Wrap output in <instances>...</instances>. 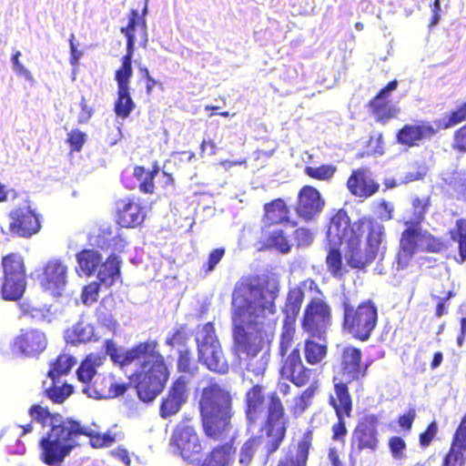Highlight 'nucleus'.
<instances>
[{"mask_svg": "<svg viewBox=\"0 0 466 466\" xmlns=\"http://www.w3.org/2000/svg\"><path fill=\"white\" fill-rule=\"evenodd\" d=\"M76 364V359L69 353L61 352L48 364L47 378L50 380H61L69 374Z\"/></svg>", "mask_w": 466, "mask_h": 466, "instance_id": "nucleus-35", "label": "nucleus"}, {"mask_svg": "<svg viewBox=\"0 0 466 466\" xmlns=\"http://www.w3.org/2000/svg\"><path fill=\"white\" fill-rule=\"evenodd\" d=\"M341 329L351 339L366 342L374 333L378 321L379 310L372 299H364L354 305L350 298L341 301Z\"/></svg>", "mask_w": 466, "mask_h": 466, "instance_id": "nucleus-8", "label": "nucleus"}, {"mask_svg": "<svg viewBox=\"0 0 466 466\" xmlns=\"http://www.w3.org/2000/svg\"><path fill=\"white\" fill-rule=\"evenodd\" d=\"M465 120H466V102L461 104L459 107H457L455 110H452L449 114L447 121L442 124L441 127L443 129H447V128L454 127Z\"/></svg>", "mask_w": 466, "mask_h": 466, "instance_id": "nucleus-57", "label": "nucleus"}, {"mask_svg": "<svg viewBox=\"0 0 466 466\" xmlns=\"http://www.w3.org/2000/svg\"><path fill=\"white\" fill-rule=\"evenodd\" d=\"M101 285L98 281H92L84 286L81 292V300L84 305L90 306L97 301Z\"/></svg>", "mask_w": 466, "mask_h": 466, "instance_id": "nucleus-52", "label": "nucleus"}, {"mask_svg": "<svg viewBox=\"0 0 466 466\" xmlns=\"http://www.w3.org/2000/svg\"><path fill=\"white\" fill-rule=\"evenodd\" d=\"M268 283L258 274L242 276L236 282L231 296L233 351L239 360L247 361V370L255 376H262L266 370L267 363L263 360L254 363L264 340L260 334L249 332L246 327L255 329L275 314L279 289L268 288Z\"/></svg>", "mask_w": 466, "mask_h": 466, "instance_id": "nucleus-1", "label": "nucleus"}, {"mask_svg": "<svg viewBox=\"0 0 466 466\" xmlns=\"http://www.w3.org/2000/svg\"><path fill=\"white\" fill-rule=\"evenodd\" d=\"M48 346L44 330L36 328L21 329L14 338L11 349L17 355L26 359H38Z\"/></svg>", "mask_w": 466, "mask_h": 466, "instance_id": "nucleus-17", "label": "nucleus"}, {"mask_svg": "<svg viewBox=\"0 0 466 466\" xmlns=\"http://www.w3.org/2000/svg\"><path fill=\"white\" fill-rule=\"evenodd\" d=\"M263 226L271 228L279 225L297 226V221L290 218V209L286 201L277 198L263 205Z\"/></svg>", "mask_w": 466, "mask_h": 466, "instance_id": "nucleus-25", "label": "nucleus"}, {"mask_svg": "<svg viewBox=\"0 0 466 466\" xmlns=\"http://www.w3.org/2000/svg\"><path fill=\"white\" fill-rule=\"evenodd\" d=\"M120 258L116 255H110L98 266L97 279L100 284L109 288L120 278Z\"/></svg>", "mask_w": 466, "mask_h": 466, "instance_id": "nucleus-34", "label": "nucleus"}, {"mask_svg": "<svg viewBox=\"0 0 466 466\" xmlns=\"http://www.w3.org/2000/svg\"><path fill=\"white\" fill-rule=\"evenodd\" d=\"M441 466H466V446L451 441Z\"/></svg>", "mask_w": 466, "mask_h": 466, "instance_id": "nucleus-43", "label": "nucleus"}, {"mask_svg": "<svg viewBox=\"0 0 466 466\" xmlns=\"http://www.w3.org/2000/svg\"><path fill=\"white\" fill-rule=\"evenodd\" d=\"M437 133V129L428 122L419 124H406L396 134V140L400 145L412 147L419 146L423 139L431 138Z\"/></svg>", "mask_w": 466, "mask_h": 466, "instance_id": "nucleus-26", "label": "nucleus"}, {"mask_svg": "<svg viewBox=\"0 0 466 466\" xmlns=\"http://www.w3.org/2000/svg\"><path fill=\"white\" fill-rule=\"evenodd\" d=\"M311 442L312 432L311 431H307L298 443L296 454H286L278 461L277 466H306Z\"/></svg>", "mask_w": 466, "mask_h": 466, "instance_id": "nucleus-32", "label": "nucleus"}, {"mask_svg": "<svg viewBox=\"0 0 466 466\" xmlns=\"http://www.w3.org/2000/svg\"><path fill=\"white\" fill-rule=\"evenodd\" d=\"M172 442L184 460H194L202 451L198 436L190 426L177 427L174 431Z\"/></svg>", "mask_w": 466, "mask_h": 466, "instance_id": "nucleus-24", "label": "nucleus"}, {"mask_svg": "<svg viewBox=\"0 0 466 466\" xmlns=\"http://www.w3.org/2000/svg\"><path fill=\"white\" fill-rule=\"evenodd\" d=\"M339 219L344 220L345 227V260L351 269L366 271L377 259L383 238L385 228L370 216H362L351 221L344 208L336 210Z\"/></svg>", "mask_w": 466, "mask_h": 466, "instance_id": "nucleus-4", "label": "nucleus"}, {"mask_svg": "<svg viewBox=\"0 0 466 466\" xmlns=\"http://www.w3.org/2000/svg\"><path fill=\"white\" fill-rule=\"evenodd\" d=\"M346 186L350 193L360 198H369L379 192L380 184L373 179L367 167L353 169L347 179Z\"/></svg>", "mask_w": 466, "mask_h": 466, "instance_id": "nucleus-23", "label": "nucleus"}, {"mask_svg": "<svg viewBox=\"0 0 466 466\" xmlns=\"http://www.w3.org/2000/svg\"><path fill=\"white\" fill-rule=\"evenodd\" d=\"M388 447L394 460L400 461L406 459L407 443L402 437L396 435L390 437L388 440Z\"/></svg>", "mask_w": 466, "mask_h": 466, "instance_id": "nucleus-50", "label": "nucleus"}, {"mask_svg": "<svg viewBox=\"0 0 466 466\" xmlns=\"http://www.w3.org/2000/svg\"><path fill=\"white\" fill-rule=\"evenodd\" d=\"M177 369L178 372L194 377L198 371V366L193 357L192 351L186 348L178 351Z\"/></svg>", "mask_w": 466, "mask_h": 466, "instance_id": "nucleus-46", "label": "nucleus"}, {"mask_svg": "<svg viewBox=\"0 0 466 466\" xmlns=\"http://www.w3.org/2000/svg\"><path fill=\"white\" fill-rule=\"evenodd\" d=\"M416 410L413 408L409 409L405 413L400 415L397 419L398 425L407 432L412 429L413 422L416 419Z\"/></svg>", "mask_w": 466, "mask_h": 466, "instance_id": "nucleus-62", "label": "nucleus"}, {"mask_svg": "<svg viewBox=\"0 0 466 466\" xmlns=\"http://www.w3.org/2000/svg\"><path fill=\"white\" fill-rule=\"evenodd\" d=\"M293 237L299 248L309 246L314 238L312 231L305 227L296 228Z\"/></svg>", "mask_w": 466, "mask_h": 466, "instance_id": "nucleus-59", "label": "nucleus"}, {"mask_svg": "<svg viewBox=\"0 0 466 466\" xmlns=\"http://www.w3.org/2000/svg\"><path fill=\"white\" fill-rule=\"evenodd\" d=\"M406 228L414 229L417 233L416 244L417 250L420 249V243L424 244V248L421 251L428 253H441L447 250V244L439 237H436L427 230H422L420 227L409 226Z\"/></svg>", "mask_w": 466, "mask_h": 466, "instance_id": "nucleus-36", "label": "nucleus"}, {"mask_svg": "<svg viewBox=\"0 0 466 466\" xmlns=\"http://www.w3.org/2000/svg\"><path fill=\"white\" fill-rule=\"evenodd\" d=\"M86 141V134L79 129H72L67 134L66 143L69 145L70 152H80Z\"/></svg>", "mask_w": 466, "mask_h": 466, "instance_id": "nucleus-53", "label": "nucleus"}, {"mask_svg": "<svg viewBox=\"0 0 466 466\" xmlns=\"http://www.w3.org/2000/svg\"><path fill=\"white\" fill-rule=\"evenodd\" d=\"M103 358L97 354H88L80 363L76 370V376L79 381L85 386L93 382L96 374V368L102 365Z\"/></svg>", "mask_w": 466, "mask_h": 466, "instance_id": "nucleus-39", "label": "nucleus"}, {"mask_svg": "<svg viewBox=\"0 0 466 466\" xmlns=\"http://www.w3.org/2000/svg\"><path fill=\"white\" fill-rule=\"evenodd\" d=\"M3 276L0 285L1 298L5 301H17L27 288L26 266L24 257L10 252L1 258Z\"/></svg>", "mask_w": 466, "mask_h": 466, "instance_id": "nucleus-9", "label": "nucleus"}, {"mask_svg": "<svg viewBox=\"0 0 466 466\" xmlns=\"http://www.w3.org/2000/svg\"><path fill=\"white\" fill-rule=\"evenodd\" d=\"M451 238L458 244L460 263L466 260V218L457 219L455 228L450 231Z\"/></svg>", "mask_w": 466, "mask_h": 466, "instance_id": "nucleus-44", "label": "nucleus"}, {"mask_svg": "<svg viewBox=\"0 0 466 466\" xmlns=\"http://www.w3.org/2000/svg\"><path fill=\"white\" fill-rule=\"evenodd\" d=\"M21 316L36 320H45L47 317L46 310L41 308L33 307L28 303L19 305Z\"/></svg>", "mask_w": 466, "mask_h": 466, "instance_id": "nucleus-58", "label": "nucleus"}, {"mask_svg": "<svg viewBox=\"0 0 466 466\" xmlns=\"http://www.w3.org/2000/svg\"><path fill=\"white\" fill-rule=\"evenodd\" d=\"M451 441L466 446V413L462 416L459 425L455 429Z\"/></svg>", "mask_w": 466, "mask_h": 466, "instance_id": "nucleus-64", "label": "nucleus"}, {"mask_svg": "<svg viewBox=\"0 0 466 466\" xmlns=\"http://www.w3.org/2000/svg\"><path fill=\"white\" fill-rule=\"evenodd\" d=\"M350 382L342 380H337L333 377V394L329 396V404L332 407L335 414L346 415L350 418L353 410L352 397L349 390Z\"/></svg>", "mask_w": 466, "mask_h": 466, "instance_id": "nucleus-27", "label": "nucleus"}, {"mask_svg": "<svg viewBox=\"0 0 466 466\" xmlns=\"http://www.w3.org/2000/svg\"><path fill=\"white\" fill-rule=\"evenodd\" d=\"M106 353L121 367L137 362V370L129 380L142 401L154 400L164 390L169 370L156 339L138 342L125 351H119L111 340H106Z\"/></svg>", "mask_w": 466, "mask_h": 466, "instance_id": "nucleus-3", "label": "nucleus"}, {"mask_svg": "<svg viewBox=\"0 0 466 466\" xmlns=\"http://www.w3.org/2000/svg\"><path fill=\"white\" fill-rule=\"evenodd\" d=\"M367 107L377 122L386 124L397 116L399 108L390 103V97L377 94L367 104Z\"/></svg>", "mask_w": 466, "mask_h": 466, "instance_id": "nucleus-30", "label": "nucleus"}, {"mask_svg": "<svg viewBox=\"0 0 466 466\" xmlns=\"http://www.w3.org/2000/svg\"><path fill=\"white\" fill-rule=\"evenodd\" d=\"M76 261L82 272L90 277L94 275L102 261L100 253L94 249H83L76 254Z\"/></svg>", "mask_w": 466, "mask_h": 466, "instance_id": "nucleus-41", "label": "nucleus"}, {"mask_svg": "<svg viewBox=\"0 0 466 466\" xmlns=\"http://www.w3.org/2000/svg\"><path fill=\"white\" fill-rule=\"evenodd\" d=\"M337 171L333 165H320L319 167H305L304 173L312 179L319 181L329 180Z\"/></svg>", "mask_w": 466, "mask_h": 466, "instance_id": "nucleus-48", "label": "nucleus"}, {"mask_svg": "<svg viewBox=\"0 0 466 466\" xmlns=\"http://www.w3.org/2000/svg\"><path fill=\"white\" fill-rule=\"evenodd\" d=\"M438 434V424L436 420L431 421L426 429L419 435V445L422 450H426L432 441L436 439Z\"/></svg>", "mask_w": 466, "mask_h": 466, "instance_id": "nucleus-54", "label": "nucleus"}, {"mask_svg": "<svg viewBox=\"0 0 466 466\" xmlns=\"http://www.w3.org/2000/svg\"><path fill=\"white\" fill-rule=\"evenodd\" d=\"M379 426L380 418L377 414H366L358 420L350 438V460L364 451L375 453L379 450Z\"/></svg>", "mask_w": 466, "mask_h": 466, "instance_id": "nucleus-12", "label": "nucleus"}, {"mask_svg": "<svg viewBox=\"0 0 466 466\" xmlns=\"http://www.w3.org/2000/svg\"><path fill=\"white\" fill-rule=\"evenodd\" d=\"M66 431V438L65 440L66 449L65 452L60 454V458L58 459V466L65 461L66 457H67L70 452L75 449L78 443L77 440L80 436H86L89 439V444L94 449H102L111 446L116 441V434L107 431L104 433H99L94 431L92 429L88 427L83 426L80 421L74 420V422H69L68 427L65 428Z\"/></svg>", "mask_w": 466, "mask_h": 466, "instance_id": "nucleus-15", "label": "nucleus"}, {"mask_svg": "<svg viewBox=\"0 0 466 466\" xmlns=\"http://www.w3.org/2000/svg\"><path fill=\"white\" fill-rule=\"evenodd\" d=\"M198 408L206 437L214 441H226L232 430L234 416L230 392L210 380L201 390Z\"/></svg>", "mask_w": 466, "mask_h": 466, "instance_id": "nucleus-6", "label": "nucleus"}, {"mask_svg": "<svg viewBox=\"0 0 466 466\" xmlns=\"http://www.w3.org/2000/svg\"><path fill=\"white\" fill-rule=\"evenodd\" d=\"M413 209V221L405 222V225L420 227V224L425 219V215L428 212L431 206V198L425 197H415L411 202Z\"/></svg>", "mask_w": 466, "mask_h": 466, "instance_id": "nucleus-45", "label": "nucleus"}, {"mask_svg": "<svg viewBox=\"0 0 466 466\" xmlns=\"http://www.w3.org/2000/svg\"><path fill=\"white\" fill-rule=\"evenodd\" d=\"M370 366V361L363 360L360 348L349 345L341 350L338 367L339 375L343 381L361 382L368 376Z\"/></svg>", "mask_w": 466, "mask_h": 466, "instance_id": "nucleus-16", "label": "nucleus"}, {"mask_svg": "<svg viewBox=\"0 0 466 466\" xmlns=\"http://www.w3.org/2000/svg\"><path fill=\"white\" fill-rule=\"evenodd\" d=\"M337 421L331 426V439L335 441L344 442L348 434L346 415L336 414Z\"/></svg>", "mask_w": 466, "mask_h": 466, "instance_id": "nucleus-55", "label": "nucleus"}, {"mask_svg": "<svg viewBox=\"0 0 466 466\" xmlns=\"http://www.w3.org/2000/svg\"><path fill=\"white\" fill-rule=\"evenodd\" d=\"M456 296V292L453 289H450L445 292L443 297H439L436 295H431V298L437 301L436 309L434 312V316L436 318H441L449 312V299L454 298Z\"/></svg>", "mask_w": 466, "mask_h": 466, "instance_id": "nucleus-56", "label": "nucleus"}, {"mask_svg": "<svg viewBox=\"0 0 466 466\" xmlns=\"http://www.w3.org/2000/svg\"><path fill=\"white\" fill-rule=\"evenodd\" d=\"M225 253L226 250L224 248H217L211 250L207 262L203 265L204 271L208 273L214 270L216 266L222 260Z\"/></svg>", "mask_w": 466, "mask_h": 466, "instance_id": "nucleus-60", "label": "nucleus"}, {"mask_svg": "<svg viewBox=\"0 0 466 466\" xmlns=\"http://www.w3.org/2000/svg\"><path fill=\"white\" fill-rule=\"evenodd\" d=\"M43 391L45 397L54 403H63L74 391L73 386L66 382H61V380H51L43 382Z\"/></svg>", "mask_w": 466, "mask_h": 466, "instance_id": "nucleus-38", "label": "nucleus"}, {"mask_svg": "<svg viewBox=\"0 0 466 466\" xmlns=\"http://www.w3.org/2000/svg\"><path fill=\"white\" fill-rule=\"evenodd\" d=\"M160 171L157 162H155L151 170H146L142 166L134 167L133 175L138 181V188L142 193L154 194L155 184L154 178Z\"/></svg>", "mask_w": 466, "mask_h": 466, "instance_id": "nucleus-40", "label": "nucleus"}, {"mask_svg": "<svg viewBox=\"0 0 466 466\" xmlns=\"http://www.w3.org/2000/svg\"><path fill=\"white\" fill-rule=\"evenodd\" d=\"M414 229L404 228L400 238V248L395 257L397 270L405 269L411 262L413 256L418 252Z\"/></svg>", "mask_w": 466, "mask_h": 466, "instance_id": "nucleus-28", "label": "nucleus"}, {"mask_svg": "<svg viewBox=\"0 0 466 466\" xmlns=\"http://www.w3.org/2000/svg\"><path fill=\"white\" fill-rule=\"evenodd\" d=\"M188 398V381L184 376L177 377L170 385L159 405V415L167 419L177 414Z\"/></svg>", "mask_w": 466, "mask_h": 466, "instance_id": "nucleus-20", "label": "nucleus"}, {"mask_svg": "<svg viewBox=\"0 0 466 466\" xmlns=\"http://www.w3.org/2000/svg\"><path fill=\"white\" fill-rule=\"evenodd\" d=\"M332 323V309L329 302L320 297L311 298L306 304L300 326L311 338L324 339Z\"/></svg>", "mask_w": 466, "mask_h": 466, "instance_id": "nucleus-11", "label": "nucleus"}, {"mask_svg": "<svg viewBox=\"0 0 466 466\" xmlns=\"http://www.w3.org/2000/svg\"><path fill=\"white\" fill-rule=\"evenodd\" d=\"M378 218L381 221H389L393 218L394 206L392 203L380 199L378 202Z\"/></svg>", "mask_w": 466, "mask_h": 466, "instance_id": "nucleus-63", "label": "nucleus"}, {"mask_svg": "<svg viewBox=\"0 0 466 466\" xmlns=\"http://www.w3.org/2000/svg\"><path fill=\"white\" fill-rule=\"evenodd\" d=\"M268 242L281 253H289L291 249L288 236L283 229H275L269 233Z\"/></svg>", "mask_w": 466, "mask_h": 466, "instance_id": "nucleus-49", "label": "nucleus"}, {"mask_svg": "<svg viewBox=\"0 0 466 466\" xmlns=\"http://www.w3.org/2000/svg\"><path fill=\"white\" fill-rule=\"evenodd\" d=\"M292 344L293 343H290L284 351L281 350V340L279 342L278 354L282 359L279 367V374L296 387L302 388L309 383L313 370L304 365L299 344L289 350Z\"/></svg>", "mask_w": 466, "mask_h": 466, "instance_id": "nucleus-13", "label": "nucleus"}, {"mask_svg": "<svg viewBox=\"0 0 466 466\" xmlns=\"http://www.w3.org/2000/svg\"><path fill=\"white\" fill-rule=\"evenodd\" d=\"M267 406L265 389L262 385H253L245 394V415L248 426L256 427L262 419L260 432L267 437L252 436L241 446L239 463L248 466L258 448L264 444L266 455L268 457L276 452L286 438L289 420L286 414L284 404L276 391L268 397Z\"/></svg>", "mask_w": 466, "mask_h": 466, "instance_id": "nucleus-2", "label": "nucleus"}, {"mask_svg": "<svg viewBox=\"0 0 466 466\" xmlns=\"http://www.w3.org/2000/svg\"><path fill=\"white\" fill-rule=\"evenodd\" d=\"M236 448L233 441L215 446L206 456L204 461L208 466H230L234 461Z\"/></svg>", "mask_w": 466, "mask_h": 466, "instance_id": "nucleus-33", "label": "nucleus"}, {"mask_svg": "<svg viewBox=\"0 0 466 466\" xmlns=\"http://www.w3.org/2000/svg\"><path fill=\"white\" fill-rule=\"evenodd\" d=\"M197 345L198 351L209 347H215V345H220L213 322H207L202 326L199 337L197 338Z\"/></svg>", "mask_w": 466, "mask_h": 466, "instance_id": "nucleus-47", "label": "nucleus"}, {"mask_svg": "<svg viewBox=\"0 0 466 466\" xmlns=\"http://www.w3.org/2000/svg\"><path fill=\"white\" fill-rule=\"evenodd\" d=\"M304 291L299 287L292 288L287 294L283 308L284 321L279 336L281 340V350H287L290 343H293L296 332V319L300 311L304 300Z\"/></svg>", "mask_w": 466, "mask_h": 466, "instance_id": "nucleus-18", "label": "nucleus"}, {"mask_svg": "<svg viewBox=\"0 0 466 466\" xmlns=\"http://www.w3.org/2000/svg\"><path fill=\"white\" fill-rule=\"evenodd\" d=\"M66 267L61 261H48L43 272L42 285L53 292L62 289L66 283Z\"/></svg>", "mask_w": 466, "mask_h": 466, "instance_id": "nucleus-29", "label": "nucleus"}, {"mask_svg": "<svg viewBox=\"0 0 466 466\" xmlns=\"http://www.w3.org/2000/svg\"><path fill=\"white\" fill-rule=\"evenodd\" d=\"M451 148L459 153H466V124L454 132Z\"/></svg>", "mask_w": 466, "mask_h": 466, "instance_id": "nucleus-61", "label": "nucleus"}, {"mask_svg": "<svg viewBox=\"0 0 466 466\" xmlns=\"http://www.w3.org/2000/svg\"><path fill=\"white\" fill-rule=\"evenodd\" d=\"M8 231L13 237L30 238L42 228V216L36 212L29 201L25 205L14 208L8 212Z\"/></svg>", "mask_w": 466, "mask_h": 466, "instance_id": "nucleus-14", "label": "nucleus"}, {"mask_svg": "<svg viewBox=\"0 0 466 466\" xmlns=\"http://www.w3.org/2000/svg\"><path fill=\"white\" fill-rule=\"evenodd\" d=\"M316 338L308 337L304 341V356L308 364L318 365L321 363L328 354L326 337L318 342Z\"/></svg>", "mask_w": 466, "mask_h": 466, "instance_id": "nucleus-37", "label": "nucleus"}, {"mask_svg": "<svg viewBox=\"0 0 466 466\" xmlns=\"http://www.w3.org/2000/svg\"><path fill=\"white\" fill-rule=\"evenodd\" d=\"M33 420L43 427L48 426L49 430L39 441L41 449L40 460L47 466H58L60 454L65 452L66 431L69 422H74L71 418L64 419L58 413H51L49 409L39 404L32 405L28 410Z\"/></svg>", "mask_w": 466, "mask_h": 466, "instance_id": "nucleus-7", "label": "nucleus"}, {"mask_svg": "<svg viewBox=\"0 0 466 466\" xmlns=\"http://www.w3.org/2000/svg\"><path fill=\"white\" fill-rule=\"evenodd\" d=\"M90 334L86 331V329L82 322L76 323L66 332V341L72 344L85 342L88 340Z\"/></svg>", "mask_w": 466, "mask_h": 466, "instance_id": "nucleus-51", "label": "nucleus"}, {"mask_svg": "<svg viewBox=\"0 0 466 466\" xmlns=\"http://www.w3.org/2000/svg\"><path fill=\"white\" fill-rule=\"evenodd\" d=\"M147 8L139 15L137 9H131L128 13V23L120 28V32L127 38V53L121 59V66L115 72V80L117 85L116 98L114 103V113L121 119L127 118L136 108V104L130 94V79L133 76L132 57L137 41L136 33L141 39L143 46L147 42V25L145 18Z\"/></svg>", "mask_w": 466, "mask_h": 466, "instance_id": "nucleus-5", "label": "nucleus"}, {"mask_svg": "<svg viewBox=\"0 0 466 466\" xmlns=\"http://www.w3.org/2000/svg\"><path fill=\"white\" fill-rule=\"evenodd\" d=\"M146 218V211L138 198L127 197L116 201V221L126 228L141 225Z\"/></svg>", "mask_w": 466, "mask_h": 466, "instance_id": "nucleus-21", "label": "nucleus"}, {"mask_svg": "<svg viewBox=\"0 0 466 466\" xmlns=\"http://www.w3.org/2000/svg\"><path fill=\"white\" fill-rule=\"evenodd\" d=\"M198 352L199 361L209 370L219 374L228 372L229 365L222 351L221 345H215V347L200 350Z\"/></svg>", "mask_w": 466, "mask_h": 466, "instance_id": "nucleus-31", "label": "nucleus"}, {"mask_svg": "<svg viewBox=\"0 0 466 466\" xmlns=\"http://www.w3.org/2000/svg\"><path fill=\"white\" fill-rule=\"evenodd\" d=\"M128 384L118 383L112 374L99 373L84 391L94 399H111L123 395Z\"/></svg>", "mask_w": 466, "mask_h": 466, "instance_id": "nucleus-22", "label": "nucleus"}, {"mask_svg": "<svg viewBox=\"0 0 466 466\" xmlns=\"http://www.w3.org/2000/svg\"><path fill=\"white\" fill-rule=\"evenodd\" d=\"M318 388L319 386L317 381H314L294 398L293 405L290 408L294 416L302 414L311 405L312 399L314 398Z\"/></svg>", "mask_w": 466, "mask_h": 466, "instance_id": "nucleus-42", "label": "nucleus"}, {"mask_svg": "<svg viewBox=\"0 0 466 466\" xmlns=\"http://www.w3.org/2000/svg\"><path fill=\"white\" fill-rule=\"evenodd\" d=\"M325 204V199L315 187L305 185L298 192L294 210L301 221L308 223L320 215Z\"/></svg>", "mask_w": 466, "mask_h": 466, "instance_id": "nucleus-19", "label": "nucleus"}, {"mask_svg": "<svg viewBox=\"0 0 466 466\" xmlns=\"http://www.w3.org/2000/svg\"><path fill=\"white\" fill-rule=\"evenodd\" d=\"M345 227L344 220L339 219L337 212L330 217L327 225L325 264L327 271L335 279H342L348 272L341 250Z\"/></svg>", "mask_w": 466, "mask_h": 466, "instance_id": "nucleus-10", "label": "nucleus"}]
</instances>
